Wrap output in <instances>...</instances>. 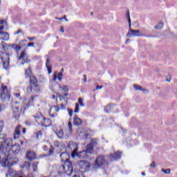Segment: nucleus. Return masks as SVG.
I'll list each match as a JSON object with an SVG mask.
<instances>
[{"label":"nucleus","instance_id":"obj_11","mask_svg":"<svg viewBox=\"0 0 177 177\" xmlns=\"http://www.w3.org/2000/svg\"><path fill=\"white\" fill-rule=\"evenodd\" d=\"M92 154L93 153V146L91 144H88L86 146V150L78 152L77 157L80 158H85L86 154Z\"/></svg>","mask_w":177,"mask_h":177},{"label":"nucleus","instance_id":"obj_42","mask_svg":"<svg viewBox=\"0 0 177 177\" xmlns=\"http://www.w3.org/2000/svg\"><path fill=\"white\" fill-rule=\"evenodd\" d=\"M35 97H37L36 96L30 97V99L29 100L30 104H32V103H34V99H35Z\"/></svg>","mask_w":177,"mask_h":177},{"label":"nucleus","instance_id":"obj_49","mask_svg":"<svg viewBox=\"0 0 177 177\" xmlns=\"http://www.w3.org/2000/svg\"><path fill=\"white\" fill-rule=\"evenodd\" d=\"M5 24V19L0 20V26H3Z\"/></svg>","mask_w":177,"mask_h":177},{"label":"nucleus","instance_id":"obj_38","mask_svg":"<svg viewBox=\"0 0 177 177\" xmlns=\"http://www.w3.org/2000/svg\"><path fill=\"white\" fill-rule=\"evenodd\" d=\"M53 81L52 82H56V80H57V74L56 73H55L53 75Z\"/></svg>","mask_w":177,"mask_h":177},{"label":"nucleus","instance_id":"obj_57","mask_svg":"<svg viewBox=\"0 0 177 177\" xmlns=\"http://www.w3.org/2000/svg\"><path fill=\"white\" fill-rule=\"evenodd\" d=\"M169 79H166L167 82H171V75H169Z\"/></svg>","mask_w":177,"mask_h":177},{"label":"nucleus","instance_id":"obj_37","mask_svg":"<svg viewBox=\"0 0 177 177\" xmlns=\"http://www.w3.org/2000/svg\"><path fill=\"white\" fill-rule=\"evenodd\" d=\"M64 102L61 103L59 105H58V106H59V107H61L59 109L60 110H66V106H64Z\"/></svg>","mask_w":177,"mask_h":177},{"label":"nucleus","instance_id":"obj_51","mask_svg":"<svg viewBox=\"0 0 177 177\" xmlns=\"http://www.w3.org/2000/svg\"><path fill=\"white\" fill-rule=\"evenodd\" d=\"M24 166H25V167H30V162H25Z\"/></svg>","mask_w":177,"mask_h":177},{"label":"nucleus","instance_id":"obj_19","mask_svg":"<svg viewBox=\"0 0 177 177\" xmlns=\"http://www.w3.org/2000/svg\"><path fill=\"white\" fill-rule=\"evenodd\" d=\"M0 39L3 41H9V33L2 31L1 35L0 36Z\"/></svg>","mask_w":177,"mask_h":177},{"label":"nucleus","instance_id":"obj_58","mask_svg":"<svg viewBox=\"0 0 177 177\" xmlns=\"http://www.w3.org/2000/svg\"><path fill=\"white\" fill-rule=\"evenodd\" d=\"M20 32H21V29H19V30H18V31L15 32V34L19 35V34H20Z\"/></svg>","mask_w":177,"mask_h":177},{"label":"nucleus","instance_id":"obj_22","mask_svg":"<svg viewBox=\"0 0 177 177\" xmlns=\"http://www.w3.org/2000/svg\"><path fill=\"white\" fill-rule=\"evenodd\" d=\"M17 173L16 171L13 170V169L8 168V172L6 175V177L8 176H11V177H15V175H17Z\"/></svg>","mask_w":177,"mask_h":177},{"label":"nucleus","instance_id":"obj_6","mask_svg":"<svg viewBox=\"0 0 177 177\" xmlns=\"http://www.w3.org/2000/svg\"><path fill=\"white\" fill-rule=\"evenodd\" d=\"M13 144V140L10 138H6L5 135H0V153H4L5 147H10Z\"/></svg>","mask_w":177,"mask_h":177},{"label":"nucleus","instance_id":"obj_63","mask_svg":"<svg viewBox=\"0 0 177 177\" xmlns=\"http://www.w3.org/2000/svg\"><path fill=\"white\" fill-rule=\"evenodd\" d=\"M49 153L50 154H53V149H50Z\"/></svg>","mask_w":177,"mask_h":177},{"label":"nucleus","instance_id":"obj_28","mask_svg":"<svg viewBox=\"0 0 177 177\" xmlns=\"http://www.w3.org/2000/svg\"><path fill=\"white\" fill-rule=\"evenodd\" d=\"M52 110H55L56 113H59V111H60V108L59 107V104L51 107L50 111H51Z\"/></svg>","mask_w":177,"mask_h":177},{"label":"nucleus","instance_id":"obj_16","mask_svg":"<svg viewBox=\"0 0 177 177\" xmlns=\"http://www.w3.org/2000/svg\"><path fill=\"white\" fill-rule=\"evenodd\" d=\"M21 132V125H18L14 131V139H19L20 138V134Z\"/></svg>","mask_w":177,"mask_h":177},{"label":"nucleus","instance_id":"obj_9","mask_svg":"<svg viewBox=\"0 0 177 177\" xmlns=\"http://www.w3.org/2000/svg\"><path fill=\"white\" fill-rule=\"evenodd\" d=\"M0 96L1 99L3 102H5V100H7V102H9L10 100V92L8 91V86H4L3 84H1V88H0Z\"/></svg>","mask_w":177,"mask_h":177},{"label":"nucleus","instance_id":"obj_5","mask_svg":"<svg viewBox=\"0 0 177 177\" xmlns=\"http://www.w3.org/2000/svg\"><path fill=\"white\" fill-rule=\"evenodd\" d=\"M18 60H22V62L21 63V66H24V64H27L28 66V70H25V74L26 75L29 76L30 74H31V67L28 64L31 61L28 59V55L27 54V52L22 51L19 57L18 58Z\"/></svg>","mask_w":177,"mask_h":177},{"label":"nucleus","instance_id":"obj_61","mask_svg":"<svg viewBox=\"0 0 177 177\" xmlns=\"http://www.w3.org/2000/svg\"><path fill=\"white\" fill-rule=\"evenodd\" d=\"M129 42H131V40H130L129 39H127L126 40L125 44H128Z\"/></svg>","mask_w":177,"mask_h":177},{"label":"nucleus","instance_id":"obj_32","mask_svg":"<svg viewBox=\"0 0 177 177\" xmlns=\"http://www.w3.org/2000/svg\"><path fill=\"white\" fill-rule=\"evenodd\" d=\"M78 103L81 106V107H85V104H84V100L82 98L78 99Z\"/></svg>","mask_w":177,"mask_h":177},{"label":"nucleus","instance_id":"obj_15","mask_svg":"<svg viewBox=\"0 0 177 177\" xmlns=\"http://www.w3.org/2000/svg\"><path fill=\"white\" fill-rule=\"evenodd\" d=\"M111 161H115L117 160H120V158H121V152L118 151V152H115L114 153H111L109 156Z\"/></svg>","mask_w":177,"mask_h":177},{"label":"nucleus","instance_id":"obj_53","mask_svg":"<svg viewBox=\"0 0 177 177\" xmlns=\"http://www.w3.org/2000/svg\"><path fill=\"white\" fill-rule=\"evenodd\" d=\"M150 167H151L152 168H154V167H156V163L154 162H153L151 165Z\"/></svg>","mask_w":177,"mask_h":177},{"label":"nucleus","instance_id":"obj_29","mask_svg":"<svg viewBox=\"0 0 177 177\" xmlns=\"http://www.w3.org/2000/svg\"><path fill=\"white\" fill-rule=\"evenodd\" d=\"M58 97H59L60 102H63L64 101V104H67L68 101H67V100H66L64 96H63V95H58Z\"/></svg>","mask_w":177,"mask_h":177},{"label":"nucleus","instance_id":"obj_25","mask_svg":"<svg viewBox=\"0 0 177 177\" xmlns=\"http://www.w3.org/2000/svg\"><path fill=\"white\" fill-rule=\"evenodd\" d=\"M113 109H114V104H108L104 108V111L105 113H110V111H113Z\"/></svg>","mask_w":177,"mask_h":177},{"label":"nucleus","instance_id":"obj_46","mask_svg":"<svg viewBox=\"0 0 177 177\" xmlns=\"http://www.w3.org/2000/svg\"><path fill=\"white\" fill-rule=\"evenodd\" d=\"M32 88H34V86H30L29 87H28V92H32Z\"/></svg>","mask_w":177,"mask_h":177},{"label":"nucleus","instance_id":"obj_54","mask_svg":"<svg viewBox=\"0 0 177 177\" xmlns=\"http://www.w3.org/2000/svg\"><path fill=\"white\" fill-rule=\"evenodd\" d=\"M83 77H84V82H86V79H87V77H86V75H83Z\"/></svg>","mask_w":177,"mask_h":177},{"label":"nucleus","instance_id":"obj_35","mask_svg":"<svg viewBox=\"0 0 177 177\" xmlns=\"http://www.w3.org/2000/svg\"><path fill=\"white\" fill-rule=\"evenodd\" d=\"M74 113H80V104H75Z\"/></svg>","mask_w":177,"mask_h":177},{"label":"nucleus","instance_id":"obj_18","mask_svg":"<svg viewBox=\"0 0 177 177\" xmlns=\"http://www.w3.org/2000/svg\"><path fill=\"white\" fill-rule=\"evenodd\" d=\"M30 84L34 88H38V81L35 77H30Z\"/></svg>","mask_w":177,"mask_h":177},{"label":"nucleus","instance_id":"obj_21","mask_svg":"<svg viewBox=\"0 0 177 177\" xmlns=\"http://www.w3.org/2000/svg\"><path fill=\"white\" fill-rule=\"evenodd\" d=\"M46 67L48 70V74H52V66L50 65V59H46Z\"/></svg>","mask_w":177,"mask_h":177},{"label":"nucleus","instance_id":"obj_43","mask_svg":"<svg viewBox=\"0 0 177 177\" xmlns=\"http://www.w3.org/2000/svg\"><path fill=\"white\" fill-rule=\"evenodd\" d=\"M62 91H64V92H68V87L66 85L64 86Z\"/></svg>","mask_w":177,"mask_h":177},{"label":"nucleus","instance_id":"obj_36","mask_svg":"<svg viewBox=\"0 0 177 177\" xmlns=\"http://www.w3.org/2000/svg\"><path fill=\"white\" fill-rule=\"evenodd\" d=\"M90 145L94 147V146H96L97 145V140L96 139H93L91 140Z\"/></svg>","mask_w":177,"mask_h":177},{"label":"nucleus","instance_id":"obj_64","mask_svg":"<svg viewBox=\"0 0 177 177\" xmlns=\"http://www.w3.org/2000/svg\"><path fill=\"white\" fill-rule=\"evenodd\" d=\"M15 96L16 97H20V93H16Z\"/></svg>","mask_w":177,"mask_h":177},{"label":"nucleus","instance_id":"obj_3","mask_svg":"<svg viewBox=\"0 0 177 177\" xmlns=\"http://www.w3.org/2000/svg\"><path fill=\"white\" fill-rule=\"evenodd\" d=\"M55 169H57L56 172L58 175L66 174L67 176H71V174H73V163L69 159H66L64 165L53 166V170L55 171Z\"/></svg>","mask_w":177,"mask_h":177},{"label":"nucleus","instance_id":"obj_17","mask_svg":"<svg viewBox=\"0 0 177 177\" xmlns=\"http://www.w3.org/2000/svg\"><path fill=\"white\" fill-rule=\"evenodd\" d=\"M73 125L75 127H80V125H82V120L77 116V115H75L73 118Z\"/></svg>","mask_w":177,"mask_h":177},{"label":"nucleus","instance_id":"obj_33","mask_svg":"<svg viewBox=\"0 0 177 177\" xmlns=\"http://www.w3.org/2000/svg\"><path fill=\"white\" fill-rule=\"evenodd\" d=\"M162 172H163V174H165L166 175H169V174H171V169H162Z\"/></svg>","mask_w":177,"mask_h":177},{"label":"nucleus","instance_id":"obj_60","mask_svg":"<svg viewBox=\"0 0 177 177\" xmlns=\"http://www.w3.org/2000/svg\"><path fill=\"white\" fill-rule=\"evenodd\" d=\"M4 27L2 25H0V31H2L3 30Z\"/></svg>","mask_w":177,"mask_h":177},{"label":"nucleus","instance_id":"obj_7","mask_svg":"<svg viewBox=\"0 0 177 177\" xmlns=\"http://www.w3.org/2000/svg\"><path fill=\"white\" fill-rule=\"evenodd\" d=\"M66 153H71L73 158H75V156L78 157V144L74 141H69L68 145L66 147Z\"/></svg>","mask_w":177,"mask_h":177},{"label":"nucleus","instance_id":"obj_20","mask_svg":"<svg viewBox=\"0 0 177 177\" xmlns=\"http://www.w3.org/2000/svg\"><path fill=\"white\" fill-rule=\"evenodd\" d=\"M26 158H28L30 161L35 160V153L33 151H28L26 154Z\"/></svg>","mask_w":177,"mask_h":177},{"label":"nucleus","instance_id":"obj_47","mask_svg":"<svg viewBox=\"0 0 177 177\" xmlns=\"http://www.w3.org/2000/svg\"><path fill=\"white\" fill-rule=\"evenodd\" d=\"M27 39H28V41H34V39H35V37H28Z\"/></svg>","mask_w":177,"mask_h":177},{"label":"nucleus","instance_id":"obj_30","mask_svg":"<svg viewBox=\"0 0 177 177\" xmlns=\"http://www.w3.org/2000/svg\"><path fill=\"white\" fill-rule=\"evenodd\" d=\"M133 88L135 91H142V86H139L138 84H133Z\"/></svg>","mask_w":177,"mask_h":177},{"label":"nucleus","instance_id":"obj_12","mask_svg":"<svg viewBox=\"0 0 177 177\" xmlns=\"http://www.w3.org/2000/svg\"><path fill=\"white\" fill-rule=\"evenodd\" d=\"M78 165L82 172H88V171H89V169H91V163H89V162L86 160L79 161Z\"/></svg>","mask_w":177,"mask_h":177},{"label":"nucleus","instance_id":"obj_31","mask_svg":"<svg viewBox=\"0 0 177 177\" xmlns=\"http://www.w3.org/2000/svg\"><path fill=\"white\" fill-rule=\"evenodd\" d=\"M36 138L37 140L41 139L42 138V131H39L36 133Z\"/></svg>","mask_w":177,"mask_h":177},{"label":"nucleus","instance_id":"obj_4","mask_svg":"<svg viewBox=\"0 0 177 177\" xmlns=\"http://www.w3.org/2000/svg\"><path fill=\"white\" fill-rule=\"evenodd\" d=\"M127 17L129 27V30L127 35V37H128L129 38H132V37H145L146 38H151V36L150 35H146L140 33V30H139L131 29V17L129 16V11L127 12Z\"/></svg>","mask_w":177,"mask_h":177},{"label":"nucleus","instance_id":"obj_23","mask_svg":"<svg viewBox=\"0 0 177 177\" xmlns=\"http://www.w3.org/2000/svg\"><path fill=\"white\" fill-rule=\"evenodd\" d=\"M55 135H57L59 139H63V138H64V132H63V130L62 129L57 130L55 131Z\"/></svg>","mask_w":177,"mask_h":177},{"label":"nucleus","instance_id":"obj_24","mask_svg":"<svg viewBox=\"0 0 177 177\" xmlns=\"http://www.w3.org/2000/svg\"><path fill=\"white\" fill-rule=\"evenodd\" d=\"M54 146H55V147H57V149H59V150H63V149H64V145H63V143L59 141H55Z\"/></svg>","mask_w":177,"mask_h":177},{"label":"nucleus","instance_id":"obj_27","mask_svg":"<svg viewBox=\"0 0 177 177\" xmlns=\"http://www.w3.org/2000/svg\"><path fill=\"white\" fill-rule=\"evenodd\" d=\"M162 27H164V22L160 21L158 24L156 26V30H162Z\"/></svg>","mask_w":177,"mask_h":177},{"label":"nucleus","instance_id":"obj_59","mask_svg":"<svg viewBox=\"0 0 177 177\" xmlns=\"http://www.w3.org/2000/svg\"><path fill=\"white\" fill-rule=\"evenodd\" d=\"M26 128H23L22 129V133H26Z\"/></svg>","mask_w":177,"mask_h":177},{"label":"nucleus","instance_id":"obj_44","mask_svg":"<svg viewBox=\"0 0 177 177\" xmlns=\"http://www.w3.org/2000/svg\"><path fill=\"white\" fill-rule=\"evenodd\" d=\"M69 117H73V109H68Z\"/></svg>","mask_w":177,"mask_h":177},{"label":"nucleus","instance_id":"obj_55","mask_svg":"<svg viewBox=\"0 0 177 177\" xmlns=\"http://www.w3.org/2000/svg\"><path fill=\"white\" fill-rule=\"evenodd\" d=\"M60 32H64V28H63V26H61Z\"/></svg>","mask_w":177,"mask_h":177},{"label":"nucleus","instance_id":"obj_13","mask_svg":"<svg viewBox=\"0 0 177 177\" xmlns=\"http://www.w3.org/2000/svg\"><path fill=\"white\" fill-rule=\"evenodd\" d=\"M104 162H106L104 156H100L96 158V160L93 165V168H94V169H99V168H100V167H102V165H103L104 164Z\"/></svg>","mask_w":177,"mask_h":177},{"label":"nucleus","instance_id":"obj_40","mask_svg":"<svg viewBox=\"0 0 177 177\" xmlns=\"http://www.w3.org/2000/svg\"><path fill=\"white\" fill-rule=\"evenodd\" d=\"M63 77V72H61L59 73L58 75H57V80L59 81H62V78Z\"/></svg>","mask_w":177,"mask_h":177},{"label":"nucleus","instance_id":"obj_41","mask_svg":"<svg viewBox=\"0 0 177 177\" xmlns=\"http://www.w3.org/2000/svg\"><path fill=\"white\" fill-rule=\"evenodd\" d=\"M3 121L0 120V133L2 132V129H3Z\"/></svg>","mask_w":177,"mask_h":177},{"label":"nucleus","instance_id":"obj_50","mask_svg":"<svg viewBox=\"0 0 177 177\" xmlns=\"http://www.w3.org/2000/svg\"><path fill=\"white\" fill-rule=\"evenodd\" d=\"M67 156L68 155V153H67V152H63V153H62L61 154H60V157H61V158H63V156Z\"/></svg>","mask_w":177,"mask_h":177},{"label":"nucleus","instance_id":"obj_45","mask_svg":"<svg viewBox=\"0 0 177 177\" xmlns=\"http://www.w3.org/2000/svg\"><path fill=\"white\" fill-rule=\"evenodd\" d=\"M28 48H35V46H34V43H32V42H30V43H28Z\"/></svg>","mask_w":177,"mask_h":177},{"label":"nucleus","instance_id":"obj_56","mask_svg":"<svg viewBox=\"0 0 177 177\" xmlns=\"http://www.w3.org/2000/svg\"><path fill=\"white\" fill-rule=\"evenodd\" d=\"M44 150L45 151H46L48 150V146L44 145Z\"/></svg>","mask_w":177,"mask_h":177},{"label":"nucleus","instance_id":"obj_1","mask_svg":"<svg viewBox=\"0 0 177 177\" xmlns=\"http://www.w3.org/2000/svg\"><path fill=\"white\" fill-rule=\"evenodd\" d=\"M0 48L3 51H0V59L3 64V67L5 70H8L10 66V53H12L13 49L19 52V50H21V46L19 44H8L5 41H1L0 44Z\"/></svg>","mask_w":177,"mask_h":177},{"label":"nucleus","instance_id":"obj_39","mask_svg":"<svg viewBox=\"0 0 177 177\" xmlns=\"http://www.w3.org/2000/svg\"><path fill=\"white\" fill-rule=\"evenodd\" d=\"M6 110V107H5V105L0 104V113H2V111H5Z\"/></svg>","mask_w":177,"mask_h":177},{"label":"nucleus","instance_id":"obj_14","mask_svg":"<svg viewBox=\"0 0 177 177\" xmlns=\"http://www.w3.org/2000/svg\"><path fill=\"white\" fill-rule=\"evenodd\" d=\"M50 89H51L53 92L60 91V89H62V86H60V84L56 82H51L50 84Z\"/></svg>","mask_w":177,"mask_h":177},{"label":"nucleus","instance_id":"obj_48","mask_svg":"<svg viewBox=\"0 0 177 177\" xmlns=\"http://www.w3.org/2000/svg\"><path fill=\"white\" fill-rule=\"evenodd\" d=\"M141 92H144V93H149V90L145 89V88H142Z\"/></svg>","mask_w":177,"mask_h":177},{"label":"nucleus","instance_id":"obj_8","mask_svg":"<svg viewBox=\"0 0 177 177\" xmlns=\"http://www.w3.org/2000/svg\"><path fill=\"white\" fill-rule=\"evenodd\" d=\"M33 117L35 120V122H37L39 125H41V127H45L46 128L48 127H50V124H45L46 121L50 122V120L48 118H45L41 113H37Z\"/></svg>","mask_w":177,"mask_h":177},{"label":"nucleus","instance_id":"obj_26","mask_svg":"<svg viewBox=\"0 0 177 177\" xmlns=\"http://www.w3.org/2000/svg\"><path fill=\"white\" fill-rule=\"evenodd\" d=\"M32 169L34 172H38V162L32 163Z\"/></svg>","mask_w":177,"mask_h":177},{"label":"nucleus","instance_id":"obj_62","mask_svg":"<svg viewBox=\"0 0 177 177\" xmlns=\"http://www.w3.org/2000/svg\"><path fill=\"white\" fill-rule=\"evenodd\" d=\"M46 122L48 123L47 125H50V122L48 121H46L45 122V125H46Z\"/></svg>","mask_w":177,"mask_h":177},{"label":"nucleus","instance_id":"obj_10","mask_svg":"<svg viewBox=\"0 0 177 177\" xmlns=\"http://www.w3.org/2000/svg\"><path fill=\"white\" fill-rule=\"evenodd\" d=\"M12 109L14 118H15L16 120L19 119V118L20 117V113H21V110H23V106L18 102H15L12 105Z\"/></svg>","mask_w":177,"mask_h":177},{"label":"nucleus","instance_id":"obj_52","mask_svg":"<svg viewBox=\"0 0 177 177\" xmlns=\"http://www.w3.org/2000/svg\"><path fill=\"white\" fill-rule=\"evenodd\" d=\"M102 88H103V86H99V85H97L96 90L98 91V89H102Z\"/></svg>","mask_w":177,"mask_h":177},{"label":"nucleus","instance_id":"obj_2","mask_svg":"<svg viewBox=\"0 0 177 177\" xmlns=\"http://www.w3.org/2000/svg\"><path fill=\"white\" fill-rule=\"evenodd\" d=\"M5 150L3 154L6 158H3L2 159V164L3 167H12V165H14L13 160L15 158H16L15 154H19L21 147L19 144H15L11 145L10 147H7L6 145Z\"/></svg>","mask_w":177,"mask_h":177},{"label":"nucleus","instance_id":"obj_34","mask_svg":"<svg viewBox=\"0 0 177 177\" xmlns=\"http://www.w3.org/2000/svg\"><path fill=\"white\" fill-rule=\"evenodd\" d=\"M68 127L69 129V133H71L73 132V124L71 123V122H68Z\"/></svg>","mask_w":177,"mask_h":177}]
</instances>
